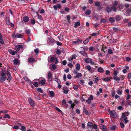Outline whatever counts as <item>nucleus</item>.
<instances>
[{
	"mask_svg": "<svg viewBox=\"0 0 131 131\" xmlns=\"http://www.w3.org/2000/svg\"><path fill=\"white\" fill-rule=\"evenodd\" d=\"M64 9L65 11L67 12H69V9L68 7H65Z\"/></svg>",
	"mask_w": 131,
	"mask_h": 131,
	"instance_id": "60",
	"label": "nucleus"
},
{
	"mask_svg": "<svg viewBox=\"0 0 131 131\" xmlns=\"http://www.w3.org/2000/svg\"><path fill=\"white\" fill-rule=\"evenodd\" d=\"M108 112L111 117L115 118H116L117 117V114L114 110L108 111Z\"/></svg>",
	"mask_w": 131,
	"mask_h": 131,
	"instance_id": "2",
	"label": "nucleus"
},
{
	"mask_svg": "<svg viewBox=\"0 0 131 131\" xmlns=\"http://www.w3.org/2000/svg\"><path fill=\"white\" fill-rule=\"evenodd\" d=\"M94 48L93 47L91 46L89 48V50L90 51H93Z\"/></svg>",
	"mask_w": 131,
	"mask_h": 131,
	"instance_id": "53",
	"label": "nucleus"
},
{
	"mask_svg": "<svg viewBox=\"0 0 131 131\" xmlns=\"http://www.w3.org/2000/svg\"><path fill=\"white\" fill-rule=\"evenodd\" d=\"M117 73L118 72H117V71L116 70H114L113 72L114 76L115 77L117 75Z\"/></svg>",
	"mask_w": 131,
	"mask_h": 131,
	"instance_id": "43",
	"label": "nucleus"
},
{
	"mask_svg": "<svg viewBox=\"0 0 131 131\" xmlns=\"http://www.w3.org/2000/svg\"><path fill=\"white\" fill-rule=\"evenodd\" d=\"M85 62L88 63H90L91 65H95L97 64L95 61L89 58H87L85 59Z\"/></svg>",
	"mask_w": 131,
	"mask_h": 131,
	"instance_id": "1",
	"label": "nucleus"
},
{
	"mask_svg": "<svg viewBox=\"0 0 131 131\" xmlns=\"http://www.w3.org/2000/svg\"><path fill=\"white\" fill-rule=\"evenodd\" d=\"M7 77L5 76V73L4 72H2L0 78V81L3 82L7 79Z\"/></svg>",
	"mask_w": 131,
	"mask_h": 131,
	"instance_id": "3",
	"label": "nucleus"
},
{
	"mask_svg": "<svg viewBox=\"0 0 131 131\" xmlns=\"http://www.w3.org/2000/svg\"><path fill=\"white\" fill-rule=\"evenodd\" d=\"M91 13L90 10L89 9L87 10L85 12V14L87 15H89Z\"/></svg>",
	"mask_w": 131,
	"mask_h": 131,
	"instance_id": "35",
	"label": "nucleus"
},
{
	"mask_svg": "<svg viewBox=\"0 0 131 131\" xmlns=\"http://www.w3.org/2000/svg\"><path fill=\"white\" fill-rule=\"evenodd\" d=\"M80 23L79 22H76L75 23L74 27L75 28H77L78 26H80Z\"/></svg>",
	"mask_w": 131,
	"mask_h": 131,
	"instance_id": "27",
	"label": "nucleus"
},
{
	"mask_svg": "<svg viewBox=\"0 0 131 131\" xmlns=\"http://www.w3.org/2000/svg\"><path fill=\"white\" fill-rule=\"evenodd\" d=\"M123 114L125 115L126 116H128V115H129V112H125V113H123Z\"/></svg>",
	"mask_w": 131,
	"mask_h": 131,
	"instance_id": "58",
	"label": "nucleus"
},
{
	"mask_svg": "<svg viewBox=\"0 0 131 131\" xmlns=\"http://www.w3.org/2000/svg\"><path fill=\"white\" fill-rule=\"evenodd\" d=\"M49 93L50 96L51 97H54V93L53 91H49Z\"/></svg>",
	"mask_w": 131,
	"mask_h": 131,
	"instance_id": "21",
	"label": "nucleus"
},
{
	"mask_svg": "<svg viewBox=\"0 0 131 131\" xmlns=\"http://www.w3.org/2000/svg\"><path fill=\"white\" fill-rule=\"evenodd\" d=\"M116 126L115 125L112 126L111 127V129L113 130H114L116 128Z\"/></svg>",
	"mask_w": 131,
	"mask_h": 131,
	"instance_id": "47",
	"label": "nucleus"
},
{
	"mask_svg": "<svg viewBox=\"0 0 131 131\" xmlns=\"http://www.w3.org/2000/svg\"><path fill=\"white\" fill-rule=\"evenodd\" d=\"M80 66L79 63H77L76 66V70L78 71L80 69Z\"/></svg>",
	"mask_w": 131,
	"mask_h": 131,
	"instance_id": "23",
	"label": "nucleus"
},
{
	"mask_svg": "<svg viewBox=\"0 0 131 131\" xmlns=\"http://www.w3.org/2000/svg\"><path fill=\"white\" fill-rule=\"evenodd\" d=\"M86 69H87L89 71H90L91 70V67L90 65L87 66L86 67Z\"/></svg>",
	"mask_w": 131,
	"mask_h": 131,
	"instance_id": "32",
	"label": "nucleus"
},
{
	"mask_svg": "<svg viewBox=\"0 0 131 131\" xmlns=\"http://www.w3.org/2000/svg\"><path fill=\"white\" fill-rule=\"evenodd\" d=\"M97 71L101 73H103L104 71V70L102 67H100L98 68Z\"/></svg>",
	"mask_w": 131,
	"mask_h": 131,
	"instance_id": "16",
	"label": "nucleus"
},
{
	"mask_svg": "<svg viewBox=\"0 0 131 131\" xmlns=\"http://www.w3.org/2000/svg\"><path fill=\"white\" fill-rule=\"evenodd\" d=\"M81 48L83 49V50H84V51H87L88 50V48L87 47H81Z\"/></svg>",
	"mask_w": 131,
	"mask_h": 131,
	"instance_id": "41",
	"label": "nucleus"
},
{
	"mask_svg": "<svg viewBox=\"0 0 131 131\" xmlns=\"http://www.w3.org/2000/svg\"><path fill=\"white\" fill-rule=\"evenodd\" d=\"M108 52L109 54H112L113 53V52L112 50L110 49H108Z\"/></svg>",
	"mask_w": 131,
	"mask_h": 131,
	"instance_id": "63",
	"label": "nucleus"
},
{
	"mask_svg": "<svg viewBox=\"0 0 131 131\" xmlns=\"http://www.w3.org/2000/svg\"><path fill=\"white\" fill-rule=\"evenodd\" d=\"M99 126L100 128L104 131H107V129L104 125L100 124Z\"/></svg>",
	"mask_w": 131,
	"mask_h": 131,
	"instance_id": "13",
	"label": "nucleus"
},
{
	"mask_svg": "<svg viewBox=\"0 0 131 131\" xmlns=\"http://www.w3.org/2000/svg\"><path fill=\"white\" fill-rule=\"evenodd\" d=\"M54 80L55 81H56L58 83V84H59V83H60V80L57 78H55L54 79Z\"/></svg>",
	"mask_w": 131,
	"mask_h": 131,
	"instance_id": "44",
	"label": "nucleus"
},
{
	"mask_svg": "<svg viewBox=\"0 0 131 131\" xmlns=\"http://www.w3.org/2000/svg\"><path fill=\"white\" fill-rule=\"evenodd\" d=\"M31 24H35L36 23V22L35 21V19H31Z\"/></svg>",
	"mask_w": 131,
	"mask_h": 131,
	"instance_id": "42",
	"label": "nucleus"
},
{
	"mask_svg": "<svg viewBox=\"0 0 131 131\" xmlns=\"http://www.w3.org/2000/svg\"><path fill=\"white\" fill-rule=\"evenodd\" d=\"M12 128L14 129H19V127L17 125L14 126L13 127H12Z\"/></svg>",
	"mask_w": 131,
	"mask_h": 131,
	"instance_id": "52",
	"label": "nucleus"
},
{
	"mask_svg": "<svg viewBox=\"0 0 131 131\" xmlns=\"http://www.w3.org/2000/svg\"><path fill=\"white\" fill-rule=\"evenodd\" d=\"M23 48V46L20 45H16L15 47V49L17 51H18L20 49H22Z\"/></svg>",
	"mask_w": 131,
	"mask_h": 131,
	"instance_id": "10",
	"label": "nucleus"
},
{
	"mask_svg": "<svg viewBox=\"0 0 131 131\" xmlns=\"http://www.w3.org/2000/svg\"><path fill=\"white\" fill-rule=\"evenodd\" d=\"M51 69L53 70H55L57 68V67L56 65L55 64L52 65L50 67Z\"/></svg>",
	"mask_w": 131,
	"mask_h": 131,
	"instance_id": "34",
	"label": "nucleus"
},
{
	"mask_svg": "<svg viewBox=\"0 0 131 131\" xmlns=\"http://www.w3.org/2000/svg\"><path fill=\"white\" fill-rule=\"evenodd\" d=\"M15 33L14 32L12 35V36L14 38H22L24 35L23 34H20L18 33H17L15 35Z\"/></svg>",
	"mask_w": 131,
	"mask_h": 131,
	"instance_id": "5",
	"label": "nucleus"
},
{
	"mask_svg": "<svg viewBox=\"0 0 131 131\" xmlns=\"http://www.w3.org/2000/svg\"><path fill=\"white\" fill-rule=\"evenodd\" d=\"M8 51L9 53L13 55H14L17 52L16 51H14V50L11 49H9Z\"/></svg>",
	"mask_w": 131,
	"mask_h": 131,
	"instance_id": "14",
	"label": "nucleus"
},
{
	"mask_svg": "<svg viewBox=\"0 0 131 131\" xmlns=\"http://www.w3.org/2000/svg\"><path fill=\"white\" fill-rule=\"evenodd\" d=\"M67 19L68 20V22L70 23V16L69 15H68L67 17Z\"/></svg>",
	"mask_w": 131,
	"mask_h": 131,
	"instance_id": "55",
	"label": "nucleus"
},
{
	"mask_svg": "<svg viewBox=\"0 0 131 131\" xmlns=\"http://www.w3.org/2000/svg\"><path fill=\"white\" fill-rule=\"evenodd\" d=\"M113 79L114 80L116 81H120L121 80L120 78L117 76H115V77H114L113 78Z\"/></svg>",
	"mask_w": 131,
	"mask_h": 131,
	"instance_id": "28",
	"label": "nucleus"
},
{
	"mask_svg": "<svg viewBox=\"0 0 131 131\" xmlns=\"http://www.w3.org/2000/svg\"><path fill=\"white\" fill-rule=\"evenodd\" d=\"M47 41L48 43L50 44H52L54 42V40L52 38H50L48 39L47 40Z\"/></svg>",
	"mask_w": 131,
	"mask_h": 131,
	"instance_id": "17",
	"label": "nucleus"
},
{
	"mask_svg": "<svg viewBox=\"0 0 131 131\" xmlns=\"http://www.w3.org/2000/svg\"><path fill=\"white\" fill-rule=\"evenodd\" d=\"M87 128L88 131H92L93 129V126H87Z\"/></svg>",
	"mask_w": 131,
	"mask_h": 131,
	"instance_id": "26",
	"label": "nucleus"
},
{
	"mask_svg": "<svg viewBox=\"0 0 131 131\" xmlns=\"http://www.w3.org/2000/svg\"><path fill=\"white\" fill-rule=\"evenodd\" d=\"M46 82V80L45 79H43L41 80L40 81V83L41 84H42V85H44L45 84Z\"/></svg>",
	"mask_w": 131,
	"mask_h": 131,
	"instance_id": "30",
	"label": "nucleus"
},
{
	"mask_svg": "<svg viewBox=\"0 0 131 131\" xmlns=\"http://www.w3.org/2000/svg\"><path fill=\"white\" fill-rule=\"evenodd\" d=\"M73 88L75 90H77L78 89V86L75 85H74L73 86Z\"/></svg>",
	"mask_w": 131,
	"mask_h": 131,
	"instance_id": "39",
	"label": "nucleus"
},
{
	"mask_svg": "<svg viewBox=\"0 0 131 131\" xmlns=\"http://www.w3.org/2000/svg\"><path fill=\"white\" fill-rule=\"evenodd\" d=\"M28 61L30 63H32L34 62V59L32 58H29L28 59Z\"/></svg>",
	"mask_w": 131,
	"mask_h": 131,
	"instance_id": "22",
	"label": "nucleus"
},
{
	"mask_svg": "<svg viewBox=\"0 0 131 131\" xmlns=\"http://www.w3.org/2000/svg\"><path fill=\"white\" fill-rule=\"evenodd\" d=\"M28 101L30 105L32 107H34L35 106V103L33 100L30 97H29L28 99Z\"/></svg>",
	"mask_w": 131,
	"mask_h": 131,
	"instance_id": "9",
	"label": "nucleus"
},
{
	"mask_svg": "<svg viewBox=\"0 0 131 131\" xmlns=\"http://www.w3.org/2000/svg\"><path fill=\"white\" fill-rule=\"evenodd\" d=\"M99 78L98 77H97L95 79H94V81L95 83H96L97 82H98Z\"/></svg>",
	"mask_w": 131,
	"mask_h": 131,
	"instance_id": "37",
	"label": "nucleus"
},
{
	"mask_svg": "<svg viewBox=\"0 0 131 131\" xmlns=\"http://www.w3.org/2000/svg\"><path fill=\"white\" fill-rule=\"evenodd\" d=\"M56 58H55L53 57H51L50 58L49 57L48 58V60H49V59H50V61L52 62H53L55 60V59Z\"/></svg>",
	"mask_w": 131,
	"mask_h": 131,
	"instance_id": "24",
	"label": "nucleus"
},
{
	"mask_svg": "<svg viewBox=\"0 0 131 131\" xmlns=\"http://www.w3.org/2000/svg\"><path fill=\"white\" fill-rule=\"evenodd\" d=\"M112 10L114 12L116 11V8L114 6L111 7H108L106 9V11L108 13L110 12Z\"/></svg>",
	"mask_w": 131,
	"mask_h": 131,
	"instance_id": "4",
	"label": "nucleus"
},
{
	"mask_svg": "<svg viewBox=\"0 0 131 131\" xmlns=\"http://www.w3.org/2000/svg\"><path fill=\"white\" fill-rule=\"evenodd\" d=\"M37 90L40 93H42L43 92L42 90L40 88H38L37 89Z\"/></svg>",
	"mask_w": 131,
	"mask_h": 131,
	"instance_id": "49",
	"label": "nucleus"
},
{
	"mask_svg": "<svg viewBox=\"0 0 131 131\" xmlns=\"http://www.w3.org/2000/svg\"><path fill=\"white\" fill-rule=\"evenodd\" d=\"M24 79L26 81H28L29 84L31 85L32 84L31 82L30 81L29 79L26 77H24Z\"/></svg>",
	"mask_w": 131,
	"mask_h": 131,
	"instance_id": "25",
	"label": "nucleus"
},
{
	"mask_svg": "<svg viewBox=\"0 0 131 131\" xmlns=\"http://www.w3.org/2000/svg\"><path fill=\"white\" fill-rule=\"evenodd\" d=\"M83 112L86 115H89V113L88 111L85 108H83Z\"/></svg>",
	"mask_w": 131,
	"mask_h": 131,
	"instance_id": "29",
	"label": "nucleus"
},
{
	"mask_svg": "<svg viewBox=\"0 0 131 131\" xmlns=\"http://www.w3.org/2000/svg\"><path fill=\"white\" fill-rule=\"evenodd\" d=\"M93 128L95 129L96 130L97 129V126L96 124L93 125Z\"/></svg>",
	"mask_w": 131,
	"mask_h": 131,
	"instance_id": "59",
	"label": "nucleus"
},
{
	"mask_svg": "<svg viewBox=\"0 0 131 131\" xmlns=\"http://www.w3.org/2000/svg\"><path fill=\"white\" fill-rule=\"evenodd\" d=\"M95 5L96 6H99L100 5V3L99 2H95Z\"/></svg>",
	"mask_w": 131,
	"mask_h": 131,
	"instance_id": "56",
	"label": "nucleus"
},
{
	"mask_svg": "<svg viewBox=\"0 0 131 131\" xmlns=\"http://www.w3.org/2000/svg\"><path fill=\"white\" fill-rule=\"evenodd\" d=\"M93 96L92 95H90L88 99L86 101V103L89 104H90L91 101L93 100Z\"/></svg>",
	"mask_w": 131,
	"mask_h": 131,
	"instance_id": "8",
	"label": "nucleus"
},
{
	"mask_svg": "<svg viewBox=\"0 0 131 131\" xmlns=\"http://www.w3.org/2000/svg\"><path fill=\"white\" fill-rule=\"evenodd\" d=\"M20 129L22 131H25L26 130V128L24 126H22Z\"/></svg>",
	"mask_w": 131,
	"mask_h": 131,
	"instance_id": "45",
	"label": "nucleus"
},
{
	"mask_svg": "<svg viewBox=\"0 0 131 131\" xmlns=\"http://www.w3.org/2000/svg\"><path fill=\"white\" fill-rule=\"evenodd\" d=\"M126 12L128 13V15H130L131 14V9H127L126 11Z\"/></svg>",
	"mask_w": 131,
	"mask_h": 131,
	"instance_id": "46",
	"label": "nucleus"
},
{
	"mask_svg": "<svg viewBox=\"0 0 131 131\" xmlns=\"http://www.w3.org/2000/svg\"><path fill=\"white\" fill-rule=\"evenodd\" d=\"M122 87H121L119 88L117 90V93L119 95H121L122 94L123 92L122 89Z\"/></svg>",
	"mask_w": 131,
	"mask_h": 131,
	"instance_id": "12",
	"label": "nucleus"
},
{
	"mask_svg": "<svg viewBox=\"0 0 131 131\" xmlns=\"http://www.w3.org/2000/svg\"><path fill=\"white\" fill-rule=\"evenodd\" d=\"M106 20L104 19H101L100 20V22L101 23H105L106 22Z\"/></svg>",
	"mask_w": 131,
	"mask_h": 131,
	"instance_id": "54",
	"label": "nucleus"
},
{
	"mask_svg": "<svg viewBox=\"0 0 131 131\" xmlns=\"http://www.w3.org/2000/svg\"><path fill=\"white\" fill-rule=\"evenodd\" d=\"M82 76V74L80 73H77L75 76L76 78H78L80 77H81Z\"/></svg>",
	"mask_w": 131,
	"mask_h": 131,
	"instance_id": "33",
	"label": "nucleus"
},
{
	"mask_svg": "<svg viewBox=\"0 0 131 131\" xmlns=\"http://www.w3.org/2000/svg\"><path fill=\"white\" fill-rule=\"evenodd\" d=\"M4 117L5 118H10V116L8 114H5V115L4 116Z\"/></svg>",
	"mask_w": 131,
	"mask_h": 131,
	"instance_id": "38",
	"label": "nucleus"
},
{
	"mask_svg": "<svg viewBox=\"0 0 131 131\" xmlns=\"http://www.w3.org/2000/svg\"><path fill=\"white\" fill-rule=\"evenodd\" d=\"M47 78L48 82L51 81L52 79V75L50 71L48 72Z\"/></svg>",
	"mask_w": 131,
	"mask_h": 131,
	"instance_id": "7",
	"label": "nucleus"
},
{
	"mask_svg": "<svg viewBox=\"0 0 131 131\" xmlns=\"http://www.w3.org/2000/svg\"><path fill=\"white\" fill-rule=\"evenodd\" d=\"M67 77L68 79H70L72 78V77L71 75L69 74L67 75Z\"/></svg>",
	"mask_w": 131,
	"mask_h": 131,
	"instance_id": "64",
	"label": "nucleus"
},
{
	"mask_svg": "<svg viewBox=\"0 0 131 131\" xmlns=\"http://www.w3.org/2000/svg\"><path fill=\"white\" fill-rule=\"evenodd\" d=\"M6 23L8 25L12 27H14V25L12 23H11L10 22L9 19V18H7L6 19Z\"/></svg>",
	"mask_w": 131,
	"mask_h": 131,
	"instance_id": "6",
	"label": "nucleus"
},
{
	"mask_svg": "<svg viewBox=\"0 0 131 131\" xmlns=\"http://www.w3.org/2000/svg\"><path fill=\"white\" fill-rule=\"evenodd\" d=\"M109 21L110 22L112 23L114 22L115 19L113 17H111L109 19Z\"/></svg>",
	"mask_w": 131,
	"mask_h": 131,
	"instance_id": "31",
	"label": "nucleus"
},
{
	"mask_svg": "<svg viewBox=\"0 0 131 131\" xmlns=\"http://www.w3.org/2000/svg\"><path fill=\"white\" fill-rule=\"evenodd\" d=\"M33 85L36 87H37L38 86V83L36 82H34L33 83Z\"/></svg>",
	"mask_w": 131,
	"mask_h": 131,
	"instance_id": "48",
	"label": "nucleus"
},
{
	"mask_svg": "<svg viewBox=\"0 0 131 131\" xmlns=\"http://www.w3.org/2000/svg\"><path fill=\"white\" fill-rule=\"evenodd\" d=\"M37 15L38 16V18L40 20H42L43 18L42 17V16L41 15H39L38 14H37Z\"/></svg>",
	"mask_w": 131,
	"mask_h": 131,
	"instance_id": "61",
	"label": "nucleus"
},
{
	"mask_svg": "<svg viewBox=\"0 0 131 131\" xmlns=\"http://www.w3.org/2000/svg\"><path fill=\"white\" fill-rule=\"evenodd\" d=\"M62 64L64 65H65L67 64V61L66 60L63 61L62 62Z\"/></svg>",
	"mask_w": 131,
	"mask_h": 131,
	"instance_id": "62",
	"label": "nucleus"
},
{
	"mask_svg": "<svg viewBox=\"0 0 131 131\" xmlns=\"http://www.w3.org/2000/svg\"><path fill=\"white\" fill-rule=\"evenodd\" d=\"M115 95V91H114L112 92L111 93L112 96V97H114Z\"/></svg>",
	"mask_w": 131,
	"mask_h": 131,
	"instance_id": "51",
	"label": "nucleus"
},
{
	"mask_svg": "<svg viewBox=\"0 0 131 131\" xmlns=\"http://www.w3.org/2000/svg\"><path fill=\"white\" fill-rule=\"evenodd\" d=\"M23 20L24 22H28L29 20V19L28 17L25 16L23 18Z\"/></svg>",
	"mask_w": 131,
	"mask_h": 131,
	"instance_id": "19",
	"label": "nucleus"
},
{
	"mask_svg": "<svg viewBox=\"0 0 131 131\" xmlns=\"http://www.w3.org/2000/svg\"><path fill=\"white\" fill-rule=\"evenodd\" d=\"M7 75L8 77V80H10L12 79V78L9 70H7Z\"/></svg>",
	"mask_w": 131,
	"mask_h": 131,
	"instance_id": "15",
	"label": "nucleus"
},
{
	"mask_svg": "<svg viewBox=\"0 0 131 131\" xmlns=\"http://www.w3.org/2000/svg\"><path fill=\"white\" fill-rule=\"evenodd\" d=\"M102 80L103 81L105 82H108L110 80V78L108 77H107L102 78Z\"/></svg>",
	"mask_w": 131,
	"mask_h": 131,
	"instance_id": "18",
	"label": "nucleus"
},
{
	"mask_svg": "<svg viewBox=\"0 0 131 131\" xmlns=\"http://www.w3.org/2000/svg\"><path fill=\"white\" fill-rule=\"evenodd\" d=\"M115 19L116 20L119 21L121 20V18L119 16L117 15L116 16Z\"/></svg>",
	"mask_w": 131,
	"mask_h": 131,
	"instance_id": "40",
	"label": "nucleus"
},
{
	"mask_svg": "<svg viewBox=\"0 0 131 131\" xmlns=\"http://www.w3.org/2000/svg\"><path fill=\"white\" fill-rule=\"evenodd\" d=\"M25 32L27 34H29L30 33V30L29 29H27L26 30Z\"/></svg>",
	"mask_w": 131,
	"mask_h": 131,
	"instance_id": "50",
	"label": "nucleus"
},
{
	"mask_svg": "<svg viewBox=\"0 0 131 131\" xmlns=\"http://www.w3.org/2000/svg\"><path fill=\"white\" fill-rule=\"evenodd\" d=\"M14 63L15 65H17L20 62V61L18 59H15L13 60Z\"/></svg>",
	"mask_w": 131,
	"mask_h": 131,
	"instance_id": "20",
	"label": "nucleus"
},
{
	"mask_svg": "<svg viewBox=\"0 0 131 131\" xmlns=\"http://www.w3.org/2000/svg\"><path fill=\"white\" fill-rule=\"evenodd\" d=\"M89 38H86V39L83 41V43L84 44H86L89 42Z\"/></svg>",
	"mask_w": 131,
	"mask_h": 131,
	"instance_id": "36",
	"label": "nucleus"
},
{
	"mask_svg": "<svg viewBox=\"0 0 131 131\" xmlns=\"http://www.w3.org/2000/svg\"><path fill=\"white\" fill-rule=\"evenodd\" d=\"M82 41V40L81 39H79L77 41H75L72 42V44L73 45H75L78 44L80 42Z\"/></svg>",
	"mask_w": 131,
	"mask_h": 131,
	"instance_id": "11",
	"label": "nucleus"
},
{
	"mask_svg": "<svg viewBox=\"0 0 131 131\" xmlns=\"http://www.w3.org/2000/svg\"><path fill=\"white\" fill-rule=\"evenodd\" d=\"M93 123L92 122H90L88 123L87 126H92Z\"/></svg>",
	"mask_w": 131,
	"mask_h": 131,
	"instance_id": "57",
	"label": "nucleus"
}]
</instances>
